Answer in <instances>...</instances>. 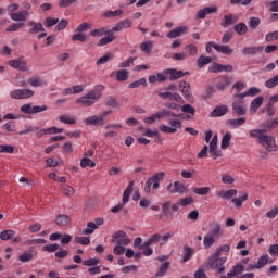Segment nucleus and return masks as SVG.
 Returning a JSON list of instances; mask_svg holds the SVG:
<instances>
[{
    "mask_svg": "<svg viewBox=\"0 0 278 278\" xmlns=\"http://www.w3.org/2000/svg\"><path fill=\"white\" fill-rule=\"evenodd\" d=\"M220 236H223L220 224H215L203 238L204 249H212Z\"/></svg>",
    "mask_w": 278,
    "mask_h": 278,
    "instance_id": "nucleus-1",
    "label": "nucleus"
},
{
    "mask_svg": "<svg viewBox=\"0 0 278 278\" xmlns=\"http://www.w3.org/2000/svg\"><path fill=\"white\" fill-rule=\"evenodd\" d=\"M134 192V181H130L123 193L122 204H117L111 208L112 214H118L119 210H123L127 203H129V197Z\"/></svg>",
    "mask_w": 278,
    "mask_h": 278,
    "instance_id": "nucleus-2",
    "label": "nucleus"
},
{
    "mask_svg": "<svg viewBox=\"0 0 278 278\" xmlns=\"http://www.w3.org/2000/svg\"><path fill=\"white\" fill-rule=\"evenodd\" d=\"M96 101H99V94L94 91H89L86 96H83L76 100L84 108H92Z\"/></svg>",
    "mask_w": 278,
    "mask_h": 278,
    "instance_id": "nucleus-3",
    "label": "nucleus"
},
{
    "mask_svg": "<svg viewBox=\"0 0 278 278\" xmlns=\"http://www.w3.org/2000/svg\"><path fill=\"white\" fill-rule=\"evenodd\" d=\"M225 262H227V257L216 256V254L211 256L208 260L212 270H217L219 274L225 270Z\"/></svg>",
    "mask_w": 278,
    "mask_h": 278,
    "instance_id": "nucleus-4",
    "label": "nucleus"
},
{
    "mask_svg": "<svg viewBox=\"0 0 278 278\" xmlns=\"http://www.w3.org/2000/svg\"><path fill=\"white\" fill-rule=\"evenodd\" d=\"M235 116L247 115V104L244 98H236L231 104Z\"/></svg>",
    "mask_w": 278,
    "mask_h": 278,
    "instance_id": "nucleus-5",
    "label": "nucleus"
},
{
    "mask_svg": "<svg viewBox=\"0 0 278 278\" xmlns=\"http://www.w3.org/2000/svg\"><path fill=\"white\" fill-rule=\"evenodd\" d=\"M168 125H161L159 127L160 131L163 134H177V129H181L182 124L179 119H168Z\"/></svg>",
    "mask_w": 278,
    "mask_h": 278,
    "instance_id": "nucleus-6",
    "label": "nucleus"
},
{
    "mask_svg": "<svg viewBox=\"0 0 278 278\" xmlns=\"http://www.w3.org/2000/svg\"><path fill=\"white\" fill-rule=\"evenodd\" d=\"M48 108L47 105H31V104H24L20 108V112L23 114H40L42 112H47Z\"/></svg>",
    "mask_w": 278,
    "mask_h": 278,
    "instance_id": "nucleus-7",
    "label": "nucleus"
},
{
    "mask_svg": "<svg viewBox=\"0 0 278 278\" xmlns=\"http://www.w3.org/2000/svg\"><path fill=\"white\" fill-rule=\"evenodd\" d=\"M34 94L31 89H15L11 91V99H31Z\"/></svg>",
    "mask_w": 278,
    "mask_h": 278,
    "instance_id": "nucleus-8",
    "label": "nucleus"
},
{
    "mask_svg": "<svg viewBox=\"0 0 278 278\" xmlns=\"http://www.w3.org/2000/svg\"><path fill=\"white\" fill-rule=\"evenodd\" d=\"M258 144L264 147L266 151H273V148L276 147L275 137L263 134V136L260 137Z\"/></svg>",
    "mask_w": 278,
    "mask_h": 278,
    "instance_id": "nucleus-9",
    "label": "nucleus"
},
{
    "mask_svg": "<svg viewBox=\"0 0 278 278\" xmlns=\"http://www.w3.org/2000/svg\"><path fill=\"white\" fill-rule=\"evenodd\" d=\"M233 71L232 65H223L220 63H213L208 66V73H231Z\"/></svg>",
    "mask_w": 278,
    "mask_h": 278,
    "instance_id": "nucleus-10",
    "label": "nucleus"
},
{
    "mask_svg": "<svg viewBox=\"0 0 278 278\" xmlns=\"http://www.w3.org/2000/svg\"><path fill=\"white\" fill-rule=\"evenodd\" d=\"M168 192L172 194H184L187 190L186 185L184 182L175 181L174 184H169L167 186Z\"/></svg>",
    "mask_w": 278,
    "mask_h": 278,
    "instance_id": "nucleus-11",
    "label": "nucleus"
},
{
    "mask_svg": "<svg viewBox=\"0 0 278 278\" xmlns=\"http://www.w3.org/2000/svg\"><path fill=\"white\" fill-rule=\"evenodd\" d=\"M238 23V16L233 15L232 13L224 15L220 21V27L227 29V27H231V25H236Z\"/></svg>",
    "mask_w": 278,
    "mask_h": 278,
    "instance_id": "nucleus-12",
    "label": "nucleus"
},
{
    "mask_svg": "<svg viewBox=\"0 0 278 278\" xmlns=\"http://www.w3.org/2000/svg\"><path fill=\"white\" fill-rule=\"evenodd\" d=\"M160 99H167L168 101H176L177 103H184V98L179 93H173L170 91L159 92Z\"/></svg>",
    "mask_w": 278,
    "mask_h": 278,
    "instance_id": "nucleus-13",
    "label": "nucleus"
},
{
    "mask_svg": "<svg viewBox=\"0 0 278 278\" xmlns=\"http://www.w3.org/2000/svg\"><path fill=\"white\" fill-rule=\"evenodd\" d=\"M10 18L11 21H15V23H25L29 18V11L24 10L18 13H11Z\"/></svg>",
    "mask_w": 278,
    "mask_h": 278,
    "instance_id": "nucleus-14",
    "label": "nucleus"
},
{
    "mask_svg": "<svg viewBox=\"0 0 278 278\" xmlns=\"http://www.w3.org/2000/svg\"><path fill=\"white\" fill-rule=\"evenodd\" d=\"M165 75H169V81H176V79H181L188 73H184V71H177L175 68H167L164 71Z\"/></svg>",
    "mask_w": 278,
    "mask_h": 278,
    "instance_id": "nucleus-15",
    "label": "nucleus"
},
{
    "mask_svg": "<svg viewBox=\"0 0 278 278\" xmlns=\"http://www.w3.org/2000/svg\"><path fill=\"white\" fill-rule=\"evenodd\" d=\"M105 37L101 38L97 43V47H105V45H110V42H114L116 40V36L112 30H105Z\"/></svg>",
    "mask_w": 278,
    "mask_h": 278,
    "instance_id": "nucleus-16",
    "label": "nucleus"
},
{
    "mask_svg": "<svg viewBox=\"0 0 278 278\" xmlns=\"http://www.w3.org/2000/svg\"><path fill=\"white\" fill-rule=\"evenodd\" d=\"M9 66H11L12 68H16L17 71H29V65H27V62L23 60H11L9 61Z\"/></svg>",
    "mask_w": 278,
    "mask_h": 278,
    "instance_id": "nucleus-17",
    "label": "nucleus"
},
{
    "mask_svg": "<svg viewBox=\"0 0 278 278\" xmlns=\"http://www.w3.org/2000/svg\"><path fill=\"white\" fill-rule=\"evenodd\" d=\"M229 112V108L227 105H217L211 113V118H218L220 116H225Z\"/></svg>",
    "mask_w": 278,
    "mask_h": 278,
    "instance_id": "nucleus-18",
    "label": "nucleus"
},
{
    "mask_svg": "<svg viewBox=\"0 0 278 278\" xmlns=\"http://www.w3.org/2000/svg\"><path fill=\"white\" fill-rule=\"evenodd\" d=\"M151 186L153 190H157V188H160V176H152L146 182L144 192H151Z\"/></svg>",
    "mask_w": 278,
    "mask_h": 278,
    "instance_id": "nucleus-19",
    "label": "nucleus"
},
{
    "mask_svg": "<svg viewBox=\"0 0 278 278\" xmlns=\"http://www.w3.org/2000/svg\"><path fill=\"white\" fill-rule=\"evenodd\" d=\"M262 92V89L257 87H252L249 88L245 92L243 93H237L233 96L235 99H244V97H256V94H260Z\"/></svg>",
    "mask_w": 278,
    "mask_h": 278,
    "instance_id": "nucleus-20",
    "label": "nucleus"
},
{
    "mask_svg": "<svg viewBox=\"0 0 278 278\" xmlns=\"http://www.w3.org/2000/svg\"><path fill=\"white\" fill-rule=\"evenodd\" d=\"M216 12H218L217 7H205L198 11L195 18H205L207 14H216Z\"/></svg>",
    "mask_w": 278,
    "mask_h": 278,
    "instance_id": "nucleus-21",
    "label": "nucleus"
},
{
    "mask_svg": "<svg viewBox=\"0 0 278 278\" xmlns=\"http://www.w3.org/2000/svg\"><path fill=\"white\" fill-rule=\"evenodd\" d=\"M218 79L219 81L216 84L218 90H227L231 86V78L229 76H219Z\"/></svg>",
    "mask_w": 278,
    "mask_h": 278,
    "instance_id": "nucleus-22",
    "label": "nucleus"
},
{
    "mask_svg": "<svg viewBox=\"0 0 278 278\" xmlns=\"http://www.w3.org/2000/svg\"><path fill=\"white\" fill-rule=\"evenodd\" d=\"M238 194V190L236 189H230V190H222V191H217L216 192V197H218V199H226L227 201H229L230 199H233V197H236Z\"/></svg>",
    "mask_w": 278,
    "mask_h": 278,
    "instance_id": "nucleus-23",
    "label": "nucleus"
},
{
    "mask_svg": "<svg viewBox=\"0 0 278 278\" xmlns=\"http://www.w3.org/2000/svg\"><path fill=\"white\" fill-rule=\"evenodd\" d=\"M187 31L188 27L186 26L176 27L167 34V38H179V36H184V34H186Z\"/></svg>",
    "mask_w": 278,
    "mask_h": 278,
    "instance_id": "nucleus-24",
    "label": "nucleus"
},
{
    "mask_svg": "<svg viewBox=\"0 0 278 278\" xmlns=\"http://www.w3.org/2000/svg\"><path fill=\"white\" fill-rule=\"evenodd\" d=\"M262 51H264V46H260V47H244L241 50V53L243 55H255L257 53H262Z\"/></svg>",
    "mask_w": 278,
    "mask_h": 278,
    "instance_id": "nucleus-25",
    "label": "nucleus"
},
{
    "mask_svg": "<svg viewBox=\"0 0 278 278\" xmlns=\"http://www.w3.org/2000/svg\"><path fill=\"white\" fill-rule=\"evenodd\" d=\"M242 273H244V265H242V264H236V265L232 267V270L229 271V273L227 274V276H224V277L233 278V277H238L239 275H242Z\"/></svg>",
    "mask_w": 278,
    "mask_h": 278,
    "instance_id": "nucleus-26",
    "label": "nucleus"
},
{
    "mask_svg": "<svg viewBox=\"0 0 278 278\" xmlns=\"http://www.w3.org/2000/svg\"><path fill=\"white\" fill-rule=\"evenodd\" d=\"M160 240H162V235H152L147 241L142 243L141 249H144V247H153V244H157Z\"/></svg>",
    "mask_w": 278,
    "mask_h": 278,
    "instance_id": "nucleus-27",
    "label": "nucleus"
},
{
    "mask_svg": "<svg viewBox=\"0 0 278 278\" xmlns=\"http://www.w3.org/2000/svg\"><path fill=\"white\" fill-rule=\"evenodd\" d=\"M179 90L185 99H190V83L181 80L179 84Z\"/></svg>",
    "mask_w": 278,
    "mask_h": 278,
    "instance_id": "nucleus-28",
    "label": "nucleus"
},
{
    "mask_svg": "<svg viewBox=\"0 0 278 278\" xmlns=\"http://www.w3.org/2000/svg\"><path fill=\"white\" fill-rule=\"evenodd\" d=\"M266 264H273V260H270V256H268V254H264L258 258L256 263V270L264 268Z\"/></svg>",
    "mask_w": 278,
    "mask_h": 278,
    "instance_id": "nucleus-29",
    "label": "nucleus"
},
{
    "mask_svg": "<svg viewBox=\"0 0 278 278\" xmlns=\"http://www.w3.org/2000/svg\"><path fill=\"white\" fill-rule=\"evenodd\" d=\"M29 27V34H40V31H45V26L42 23H36V22H29L28 23Z\"/></svg>",
    "mask_w": 278,
    "mask_h": 278,
    "instance_id": "nucleus-30",
    "label": "nucleus"
},
{
    "mask_svg": "<svg viewBox=\"0 0 278 278\" xmlns=\"http://www.w3.org/2000/svg\"><path fill=\"white\" fill-rule=\"evenodd\" d=\"M85 125H103L104 123V119L103 117H99L97 115H93V116H90V117H87L85 121H84Z\"/></svg>",
    "mask_w": 278,
    "mask_h": 278,
    "instance_id": "nucleus-31",
    "label": "nucleus"
},
{
    "mask_svg": "<svg viewBox=\"0 0 278 278\" xmlns=\"http://www.w3.org/2000/svg\"><path fill=\"white\" fill-rule=\"evenodd\" d=\"M244 123H247V118L239 117L236 119H228L226 122V125H228L229 127H233L235 129H238V127H241V125H244Z\"/></svg>",
    "mask_w": 278,
    "mask_h": 278,
    "instance_id": "nucleus-32",
    "label": "nucleus"
},
{
    "mask_svg": "<svg viewBox=\"0 0 278 278\" xmlns=\"http://www.w3.org/2000/svg\"><path fill=\"white\" fill-rule=\"evenodd\" d=\"M168 268H170V262L165 261L163 264L160 265L155 277H164L166 273H168Z\"/></svg>",
    "mask_w": 278,
    "mask_h": 278,
    "instance_id": "nucleus-33",
    "label": "nucleus"
},
{
    "mask_svg": "<svg viewBox=\"0 0 278 278\" xmlns=\"http://www.w3.org/2000/svg\"><path fill=\"white\" fill-rule=\"evenodd\" d=\"M214 49L217 51V53H223V55H231V53H233V49H231L229 46L215 45Z\"/></svg>",
    "mask_w": 278,
    "mask_h": 278,
    "instance_id": "nucleus-34",
    "label": "nucleus"
},
{
    "mask_svg": "<svg viewBox=\"0 0 278 278\" xmlns=\"http://www.w3.org/2000/svg\"><path fill=\"white\" fill-rule=\"evenodd\" d=\"M182 254H184L182 262L184 263L190 262V260H192V255H194V249L186 245L184 247Z\"/></svg>",
    "mask_w": 278,
    "mask_h": 278,
    "instance_id": "nucleus-35",
    "label": "nucleus"
},
{
    "mask_svg": "<svg viewBox=\"0 0 278 278\" xmlns=\"http://www.w3.org/2000/svg\"><path fill=\"white\" fill-rule=\"evenodd\" d=\"M208 153L211 157H213L214 160H218V157H223V152L218 150V146L210 144Z\"/></svg>",
    "mask_w": 278,
    "mask_h": 278,
    "instance_id": "nucleus-36",
    "label": "nucleus"
},
{
    "mask_svg": "<svg viewBox=\"0 0 278 278\" xmlns=\"http://www.w3.org/2000/svg\"><path fill=\"white\" fill-rule=\"evenodd\" d=\"M213 59L212 56H204L201 55L197 61L198 68H203L204 66H207V64H212Z\"/></svg>",
    "mask_w": 278,
    "mask_h": 278,
    "instance_id": "nucleus-37",
    "label": "nucleus"
},
{
    "mask_svg": "<svg viewBox=\"0 0 278 278\" xmlns=\"http://www.w3.org/2000/svg\"><path fill=\"white\" fill-rule=\"evenodd\" d=\"M233 29H235L236 34H238V36H244V34H247V31H249V27L247 26V24L244 22H241V23L235 25Z\"/></svg>",
    "mask_w": 278,
    "mask_h": 278,
    "instance_id": "nucleus-38",
    "label": "nucleus"
},
{
    "mask_svg": "<svg viewBox=\"0 0 278 278\" xmlns=\"http://www.w3.org/2000/svg\"><path fill=\"white\" fill-rule=\"evenodd\" d=\"M262 103H264V97L260 96L251 102L250 109L253 110L254 112H257V110L262 108Z\"/></svg>",
    "mask_w": 278,
    "mask_h": 278,
    "instance_id": "nucleus-39",
    "label": "nucleus"
},
{
    "mask_svg": "<svg viewBox=\"0 0 278 278\" xmlns=\"http://www.w3.org/2000/svg\"><path fill=\"white\" fill-rule=\"evenodd\" d=\"M231 144V132H226L222 138L220 149H228Z\"/></svg>",
    "mask_w": 278,
    "mask_h": 278,
    "instance_id": "nucleus-40",
    "label": "nucleus"
},
{
    "mask_svg": "<svg viewBox=\"0 0 278 278\" xmlns=\"http://www.w3.org/2000/svg\"><path fill=\"white\" fill-rule=\"evenodd\" d=\"M55 222L59 227H66V225L71 223V217H68L67 215H59Z\"/></svg>",
    "mask_w": 278,
    "mask_h": 278,
    "instance_id": "nucleus-41",
    "label": "nucleus"
},
{
    "mask_svg": "<svg viewBox=\"0 0 278 278\" xmlns=\"http://www.w3.org/2000/svg\"><path fill=\"white\" fill-rule=\"evenodd\" d=\"M211 188L210 187H195L193 188V192L194 194H199V197H207V194H210L211 192Z\"/></svg>",
    "mask_w": 278,
    "mask_h": 278,
    "instance_id": "nucleus-42",
    "label": "nucleus"
},
{
    "mask_svg": "<svg viewBox=\"0 0 278 278\" xmlns=\"http://www.w3.org/2000/svg\"><path fill=\"white\" fill-rule=\"evenodd\" d=\"M96 229H99L97 227V224H94V222H88L87 223V228L83 230V233L85 236H90V235L94 233Z\"/></svg>",
    "mask_w": 278,
    "mask_h": 278,
    "instance_id": "nucleus-43",
    "label": "nucleus"
},
{
    "mask_svg": "<svg viewBox=\"0 0 278 278\" xmlns=\"http://www.w3.org/2000/svg\"><path fill=\"white\" fill-rule=\"evenodd\" d=\"M116 79L117 81H127V79H129V71L127 70L117 71Z\"/></svg>",
    "mask_w": 278,
    "mask_h": 278,
    "instance_id": "nucleus-44",
    "label": "nucleus"
},
{
    "mask_svg": "<svg viewBox=\"0 0 278 278\" xmlns=\"http://www.w3.org/2000/svg\"><path fill=\"white\" fill-rule=\"evenodd\" d=\"M140 86H143L147 88L149 84L147 83V78H140L139 80H135L128 85V88H140Z\"/></svg>",
    "mask_w": 278,
    "mask_h": 278,
    "instance_id": "nucleus-45",
    "label": "nucleus"
},
{
    "mask_svg": "<svg viewBox=\"0 0 278 278\" xmlns=\"http://www.w3.org/2000/svg\"><path fill=\"white\" fill-rule=\"evenodd\" d=\"M29 86L33 88H40L45 84V80H42L40 77H31L28 79Z\"/></svg>",
    "mask_w": 278,
    "mask_h": 278,
    "instance_id": "nucleus-46",
    "label": "nucleus"
},
{
    "mask_svg": "<svg viewBox=\"0 0 278 278\" xmlns=\"http://www.w3.org/2000/svg\"><path fill=\"white\" fill-rule=\"evenodd\" d=\"M104 105H106V108H118V105L121 104L118 103V100H116V98L109 97L104 100Z\"/></svg>",
    "mask_w": 278,
    "mask_h": 278,
    "instance_id": "nucleus-47",
    "label": "nucleus"
},
{
    "mask_svg": "<svg viewBox=\"0 0 278 278\" xmlns=\"http://www.w3.org/2000/svg\"><path fill=\"white\" fill-rule=\"evenodd\" d=\"M16 236V232L14 230H4L0 233V240H12Z\"/></svg>",
    "mask_w": 278,
    "mask_h": 278,
    "instance_id": "nucleus-48",
    "label": "nucleus"
},
{
    "mask_svg": "<svg viewBox=\"0 0 278 278\" xmlns=\"http://www.w3.org/2000/svg\"><path fill=\"white\" fill-rule=\"evenodd\" d=\"M162 212L167 218H173V212H170V202H165L162 204Z\"/></svg>",
    "mask_w": 278,
    "mask_h": 278,
    "instance_id": "nucleus-49",
    "label": "nucleus"
},
{
    "mask_svg": "<svg viewBox=\"0 0 278 278\" xmlns=\"http://www.w3.org/2000/svg\"><path fill=\"white\" fill-rule=\"evenodd\" d=\"M18 260L23 263L31 262V260H34V254L31 251H25L22 255L18 256Z\"/></svg>",
    "mask_w": 278,
    "mask_h": 278,
    "instance_id": "nucleus-50",
    "label": "nucleus"
},
{
    "mask_svg": "<svg viewBox=\"0 0 278 278\" xmlns=\"http://www.w3.org/2000/svg\"><path fill=\"white\" fill-rule=\"evenodd\" d=\"M60 121L65 125H75V123H77V119L75 117H71V115H61Z\"/></svg>",
    "mask_w": 278,
    "mask_h": 278,
    "instance_id": "nucleus-51",
    "label": "nucleus"
},
{
    "mask_svg": "<svg viewBox=\"0 0 278 278\" xmlns=\"http://www.w3.org/2000/svg\"><path fill=\"white\" fill-rule=\"evenodd\" d=\"M140 49L141 51H143V53H151L152 49H153V41H146V42H142L140 45Z\"/></svg>",
    "mask_w": 278,
    "mask_h": 278,
    "instance_id": "nucleus-52",
    "label": "nucleus"
},
{
    "mask_svg": "<svg viewBox=\"0 0 278 278\" xmlns=\"http://www.w3.org/2000/svg\"><path fill=\"white\" fill-rule=\"evenodd\" d=\"M72 40L73 42H86V40H88V36L84 33L74 34L72 36Z\"/></svg>",
    "mask_w": 278,
    "mask_h": 278,
    "instance_id": "nucleus-53",
    "label": "nucleus"
},
{
    "mask_svg": "<svg viewBox=\"0 0 278 278\" xmlns=\"http://www.w3.org/2000/svg\"><path fill=\"white\" fill-rule=\"evenodd\" d=\"M91 28H92V25H90V23L84 22L77 26L75 31H77L78 34H84V31H88V29H91Z\"/></svg>",
    "mask_w": 278,
    "mask_h": 278,
    "instance_id": "nucleus-54",
    "label": "nucleus"
},
{
    "mask_svg": "<svg viewBox=\"0 0 278 278\" xmlns=\"http://www.w3.org/2000/svg\"><path fill=\"white\" fill-rule=\"evenodd\" d=\"M58 23H60V18H53V17H47L43 22L45 27H47L48 29L58 25Z\"/></svg>",
    "mask_w": 278,
    "mask_h": 278,
    "instance_id": "nucleus-55",
    "label": "nucleus"
},
{
    "mask_svg": "<svg viewBox=\"0 0 278 278\" xmlns=\"http://www.w3.org/2000/svg\"><path fill=\"white\" fill-rule=\"evenodd\" d=\"M266 134V129H252L250 130V137L257 138L260 142V138H262Z\"/></svg>",
    "mask_w": 278,
    "mask_h": 278,
    "instance_id": "nucleus-56",
    "label": "nucleus"
},
{
    "mask_svg": "<svg viewBox=\"0 0 278 278\" xmlns=\"http://www.w3.org/2000/svg\"><path fill=\"white\" fill-rule=\"evenodd\" d=\"M125 236H127L125 231L118 230L112 235V242L116 244L121 239L125 238Z\"/></svg>",
    "mask_w": 278,
    "mask_h": 278,
    "instance_id": "nucleus-57",
    "label": "nucleus"
},
{
    "mask_svg": "<svg viewBox=\"0 0 278 278\" xmlns=\"http://www.w3.org/2000/svg\"><path fill=\"white\" fill-rule=\"evenodd\" d=\"M80 166L81 168H86L87 166H90V168H94V166H97V163H94L92 160L88 157H84L80 161Z\"/></svg>",
    "mask_w": 278,
    "mask_h": 278,
    "instance_id": "nucleus-58",
    "label": "nucleus"
},
{
    "mask_svg": "<svg viewBox=\"0 0 278 278\" xmlns=\"http://www.w3.org/2000/svg\"><path fill=\"white\" fill-rule=\"evenodd\" d=\"M23 27H25V23H15V24L7 27L5 31H8V33L18 31V29H23Z\"/></svg>",
    "mask_w": 278,
    "mask_h": 278,
    "instance_id": "nucleus-59",
    "label": "nucleus"
},
{
    "mask_svg": "<svg viewBox=\"0 0 278 278\" xmlns=\"http://www.w3.org/2000/svg\"><path fill=\"white\" fill-rule=\"evenodd\" d=\"M266 88H276L278 86V74L265 81Z\"/></svg>",
    "mask_w": 278,
    "mask_h": 278,
    "instance_id": "nucleus-60",
    "label": "nucleus"
},
{
    "mask_svg": "<svg viewBox=\"0 0 278 278\" xmlns=\"http://www.w3.org/2000/svg\"><path fill=\"white\" fill-rule=\"evenodd\" d=\"M186 51H188L189 55L194 56L199 53V48L194 46V43H189L185 47Z\"/></svg>",
    "mask_w": 278,
    "mask_h": 278,
    "instance_id": "nucleus-61",
    "label": "nucleus"
},
{
    "mask_svg": "<svg viewBox=\"0 0 278 278\" xmlns=\"http://www.w3.org/2000/svg\"><path fill=\"white\" fill-rule=\"evenodd\" d=\"M264 127H267V129H277L278 127V117L275 119H268L265 122Z\"/></svg>",
    "mask_w": 278,
    "mask_h": 278,
    "instance_id": "nucleus-62",
    "label": "nucleus"
},
{
    "mask_svg": "<svg viewBox=\"0 0 278 278\" xmlns=\"http://www.w3.org/2000/svg\"><path fill=\"white\" fill-rule=\"evenodd\" d=\"M260 23H262L260 17H250L249 25L252 29H257V27H260Z\"/></svg>",
    "mask_w": 278,
    "mask_h": 278,
    "instance_id": "nucleus-63",
    "label": "nucleus"
},
{
    "mask_svg": "<svg viewBox=\"0 0 278 278\" xmlns=\"http://www.w3.org/2000/svg\"><path fill=\"white\" fill-rule=\"evenodd\" d=\"M0 153L12 154V153H14V148H13V146L1 144L0 146Z\"/></svg>",
    "mask_w": 278,
    "mask_h": 278,
    "instance_id": "nucleus-64",
    "label": "nucleus"
}]
</instances>
